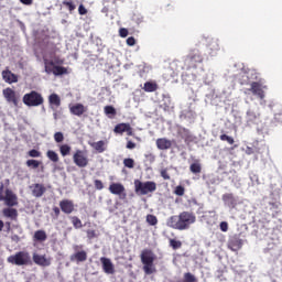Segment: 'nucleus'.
<instances>
[{"label":"nucleus","instance_id":"8","mask_svg":"<svg viewBox=\"0 0 282 282\" xmlns=\"http://www.w3.org/2000/svg\"><path fill=\"white\" fill-rule=\"evenodd\" d=\"M263 89H268V86H263L258 82H252L251 87L247 89L246 94L250 91L253 96H257L260 98V100H263V98H265V91Z\"/></svg>","mask_w":282,"mask_h":282},{"label":"nucleus","instance_id":"48","mask_svg":"<svg viewBox=\"0 0 282 282\" xmlns=\"http://www.w3.org/2000/svg\"><path fill=\"white\" fill-rule=\"evenodd\" d=\"M119 36H121V39H127V36H129V30H127L126 28H121L119 30Z\"/></svg>","mask_w":282,"mask_h":282},{"label":"nucleus","instance_id":"49","mask_svg":"<svg viewBox=\"0 0 282 282\" xmlns=\"http://www.w3.org/2000/svg\"><path fill=\"white\" fill-rule=\"evenodd\" d=\"M87 8H85V4H79L78 7V13L80 14V17H85V14H87Z\"/></svg>","mask_w":282,"mask_h":282},{"label":"nucleus","instance_id":"45","mask_svg":"<svg viewBox=\"0 0 282 282\" xmlns=\"http://www.w3.org/2000/svg\"><path fill=\"white\" fill-rule=\"evenodd\" d=\"M54 140H55V142H57V143L63 142V140H65V137L63 135V132H56V133L54 134Z\"/></svg>","mask_w":282,"mask_h":282},{"label":"nucleus","instance_id":"39","mask_svg":"<svg viewBox=\"0 0 282 282\" xmlns=\"http://www.w3.org/2000/svg\"><path fill=\"white\" fill-rule=\"evenodd\" d=\"M72 224H73L74 228H76V229L83 228V221L77 216L72 217Z\"/></svg>","mask_w":282,"mask_h":282},{"label":"nucleus","instance_id":"57","mask_svg":"<svg viewBox=\"0 0 282 282\" xmlns=\"http://www.w3.org/2000/svg\"><path fill=\"white\" fill-rule=\"evenodd\" d=\"M272 210H279V206H281V203H269Z\"/></svg>","mask_w":282,"mask_h":282},{"label":"nucleus","instance_id":"41","mask_svg":"<svg viewBox=\"0 0 282 282\" xmlns=\"http://www.w3.org/2000/svg\"><path fill=\"white\" fill-rule=\"evenodd\" d=\"M184 281L185 282H197V278L191 272L184 273Z\"/></svg>","mask_w":282,"mask_h":282},{"label":"nucleus","instance_id":"56","mask_svg":"<svg viewBox=\"0 0 282 282\" xmlns=\"http://www.w3.org/2000/svg\"><path fill=\"white\" fill-rule=\"evenodd\" d=\"M145 159L149 160V162H155V154L153 153L145 154Z\"/></svg>","mask_w":282,"mask_h":282},{"label":"nucleus","instance_id":"62","mask_svg":"<svg viewBox=\"0 0 282 282\" xmlns=\"http://www.w3.org/2000/svg\"><path fill=\"white\" fill-rule=\"evenodd\" d=\"M20 1L23 3V6H32L34 0H20Z\"/></svg>","mask_w":282,"mask_h":282},{"label":"nucleus","instance_id":"32","mask_svg":"<svg viewBox=\"0 0 282 282\" xmlns=\"http://www.w3.org/2000/svg\"><path fill=\"white\" fill-rule=\"evenodd\" d=\"M169 243L172 250H180V248H182V240L170 238Z\"/></svg>","mask_w":282,"mask_h":282},{"label":"nucleus","instance_id":"9","mask_svg":"<svg viewBox=\"0 0 282 282\" xmlns=\"http://www.w3.org/2000/svg\"><path fill=\"white\" fill-rule=\"evenodd\" d=\"M2 96L7 102L13 105L14 107H19V96H17V91L14 89L8 87L2 90Z\"/></svg>","mask_w":282,"mask_h":282},{"label":"nucleus","instance_id":"23","mask_svg":"<svg viewBox=\"0 0 282 282\" xmlns=\"http://www.w3.org/2000/svg\"><path fill=\"white\" fill-rule=\"evenodd\" d=\"M70 261H76L77 263H83L87 261V251L82 250L73 253L70 256Z\"/></svg>","mask_w":282,"mask_h":282},{"label":"nucleus","instance_id":"18","mask_svg":"<svg viewBox=\"0 0 282 282\" xmlns=\"http://www.w3.org/2000/svg\"><path fill=\"white\" fill-rule=\"evenodd\" d=\"M207 47L209 50L210 56L217 55V52L221 50V46L219 45V40L217 39H207Z\"/></svg>","mask_w":282,"mask_h":282},{"label":"nucleus","instance_id":"61","mask_svg":"<svg viewBox=\"0 0 282 282\" xmlns=\"http://www.w3.org/2000/svg\"><path fill=\"white\" fill-rule=\"evenodd\" d=\"M183 133H184V135H188V130L186 128L180 129L178 135H183Z\"/></svg>","mask_w":282,"mask_h":282},{"label":"nucleus","instance_id":"36","mask_svg":"<svg viewBox=\"0 0 282 282\" xmlns=\"http://www.w3.org/2000/svg\"><path fill=\"white\" fill-rule=\"evenodd\" d=\"M145 221L149 226H158V217L155 215L148 214Z\"/></svg>","mask_w":282,"mask_h":282},{"label":"nucleus","instance_id":"21","mask_svg":"<svg viewBox=\"0 0 282 282\" xmlns=\"http://www.w3.org/2000/svg\"><path fill=\"white\" fill-rule=\"evenodd\" d=\"M33 197H42L45 195L47 188L43 184L35 183L31 186Z\"/></svg>","mask_w":282,"mask_h":282},{"label":"nucleus","instance_id":"64","mask_svg":"<svg viewBox=\"0 0 282 282\" xmlns=\"http://www.w3.org/2000/svg\"><path fill=\"white\" fill-rule=\"evenodd\" d=\"M4 226H6L7 230H10V228H11L10 221H7V223L4 224Z\"/></svg>","mask_w":282,"mask_h":282},{"label":"nucleus","instance_id":"4","mask_svg":"<svg viewBox=\"0 0 282 282\" xmlns=\"http://www.w3.org/2000/svg\"><path fill=\"white\" fill-rule=\"evenodd\" d=\"M155 191H158V184L155 182L134 180V193L137 195H149V193H155Z\"/></svg>","mask_w":282,"mask_h":282},{"label":"nucleus","instance_id":"38","mask_svg":"<svg viewBox=\"0 0 282 282\" xmlns=\"http://www.w3.org/2000/svg\"><path fill=\"white\" fill-rule=\"evenodd\" d=\"M26 166H29V169H39V166H41V161H36L34 159L28 160Z\"/></svg>","mask_w":282,"mask_h":282},{"label":"nucleus","instance_id":"47","mask_svg":"<svg viewBox=\"0 0 282 282\" xmlns=\"http://www.w3.org/2000/svg\"><path fill=\"white\" fill-rule=\"evenodd\" d=\"M86 235H87L88 239H96V237H98V235L96 234V230H94V229H88L86 231Z\"/></svg>","mask_w":282,"mask_h":282},{"label":"nucleus","instance_id":"11","mask_svg":"<svg viewBox=\"0 0 282 282\" xmlns=\"http://www.w3.org/2000/svg\"><path fill=\"white\" fill-rule=\"evenodd\" d=\"M4 204L10 208H14V206H19V197L10 188H7L4 192Z\"/></svg>","mask_w":282,"mask_h":282},{"label":"nucleus","instance_id":"13","mask_svg":"<svg viewBox=\"0 0 282 282\" xmlns=\"http://www.w3.org/2000/svg\"><path fill=\"white\" fill-rule=\"evenodd\" d=\"M2 79L8 85H12L14 83H19V75L12 73V70H10L9 68H6L4 70H2Z\"/></svg>","mask_w":282,"mask_h":282},{"label":"nucleus","instance_id":"25","mask_svg":"<svg viewBox=\"0 0 282 282\" xmlns=\"http://www.w3.org/2000/svg\"><path fill=\"white\" fill-rule=\"evenodd\" d=\"M48 104L51 106L52 109H58V107H61V97L57 94H51L48 96Z\"/></svg>","mask_w":282,"mask_h":282},{"label":"nucleus","instance_id":"24","mask_svg":"<svg viewBox=\"0 0 282 282\" xmlns=\"http://www.w3.org/2000/svg\"><path fill=\"white\" fill-rule=\"evenodd\" d=\"M241 246H243L241 239L235 238L228 242V249L231 250V252H238V250H241Z\"/></svg>","mask_w":282,"mask_h":282},{"label":"nucleus","instance_id":"5","mask_svg":"<svg viewBox=\"0 0 282 282\" xmlns=\"http://www.w3.org/2000/svg\"><path fill=\"white\" fill-rule=\"evenodd\" d=\"M22 102H24L26 107H41V105L45 102V99L41 93L31 90L22 97Z\"/></svg>","mask_w":282,"mask_h":282},{"label":"nucleus","instance_id":"60","mask_svg":"<svg viewBox=\"0 0 282 282\" xmlns=\"http://www.w3.org/2000/svg\"><path fill=\"white\" fill-rule=\"evenodd\" d=\"M126 147L127 149H130V150L135 149V143H133V141H128Z\"/></svg>","mask_w":282,"mask_h":282},{"label":"nucleus","instance_id":"7","mask_svg":"<svg viewBox=\"0 0 282 282\" xmlns=\"http://www.w3.org/2000/svg\"><path fill=\"white\" fill-rule=\"evenodd\" d=\"M73 162L78 166V169H86V166H89V159L83 150L75 151L73 154Z\"/></svg>","mask_w":282,"mask_h":282},{"label":"nucleus","instance_id":"58","mask_svg":"<svg viewBox=\"0 0 282 282\" xmlns=\"http://www.w3.org/2000/svg\"><path fill=\"white\" fill-rule=\"evenodd\" d=\"M249 122H252V120L257 119V116L254 112H247Z\"/></svg>","mask_w":282,"mask_h":282},{"label":"nucleus","instance_id":"29","mask_svg":"<svg viewBox=\"0 0 282 282\" xmlns=\"http://www.w3.org/2000/svg\"><path fill=\"white\" fill-rule=\"evenodd\" d=\"M104 112L106 113V116L108 118H110L112 120V118H116L117 116V111H116V108L113 106H105L104 108Z\"/></svg>","mask_w":282,"mask_h":282},{"label":"nucleus","instance_id":"59","mask_svg":"<svg viewBox=\"0 0 282 282\" xmlns=\"http://www.w3.org/2000/svg\"><path fill=\"white\" fill-rule=\"evenodd\" d=\"M11 240L14 241V243H19V241H21V237H19V235H12Z\"/></svg>","mask_w":282,"mask_h":282},{"label":"nucleus","instance_id":"33","mask_svg":"<svg viewBox=\"0 0 282 282\" xmlns=\"http://www.w3.org/2000/svg\"><path fill=\"white\" fill-rule=\"evenodd\" d=\"M44 67H45L46 74H53L54 67H55L54 61L44 59Z\"/></svg>","mask_w":282,"mask_h":282},{"label":"nucleus","instance_id":"34","mask_svg":"<svg viewBox=\"0 0 282 282\" xmlns=\"http://www.w3.org/2000/svg\"><path fill=\"white\" fill-rule=\"evenodd\" d=\"M53 74H54V76H63V75L67 74V68L64 66H54Z\"/></svg>","mask_w":282,"mask_h":282},{"label":"nucleus","instance_id":"43","mask_svg":"<svg viewBox=\"0 0 282 282\" xmlns=\"http://www.w3.org/2000/svg\"><path fill=\"white\" fill-rule=\"evenodd\" d=\"M94 186H95L96 191H102V188H105V184L100 180H95Z\"/></svg>","mask_w":282,"mask_h":282},{"label":"nucleus","instance_id":"3","mask_svg":"<svg viewBox=\"0 0 282 282\" xmlns=\"http://www.w3.org/2000/svg\"><path fill=\"white\" fill-rule=\"evenodd\" d=\"M8 263L11 265H32V256L28 251H18L7 258Z\"/></svg>","mask_w":282,"mask_h":282},{"label":"nucleus","instance_id":"40","mask_svg":"<svg viewBox=\"0 0 282 282\" xmlns=\"http://www.w3.org/2000/svg\"><path fill=\"white\" fill-rule=\"evenodd\" d=\"M123 166H126V169H133L135 166V161L133 159H124Z\"/></svg>","mask_w":282,"mask_h":282},{"label":"nucleus","instance_id":"52","mask_svg":"<svg viewBox=\"0 0 282 282\" xmlns=\"http://www.w3.org/2000/svg\"><path fill=\"white\" fill-rule=\"evenodd\" d=\"M127 45H129L130 47H133V45H135V37L133 36L128 37Z\"/></svg>","mask_w":282,"mask_h":282},{"label":"nucleus","instance_id":"27","mask_svg":"<svg viewBox=\"0 0 282 282\" xmlns=\"http://www.w3.org/2000/svg\"><path fill=\"white\" fill-rule=\"evenodd\" d=\"M89 145L91 149L97 151V153H105V151H107V148H105V141L90 142Z\"/></svg>","mask_w":282,"mask_h":282},{"label":"nucleus","instance_id":"28","mask_svg":"<svg viewBox=\"0 0 282 282\" xmlns=\"http://www.w3.org/2000/svg\"><path fill=\"white\" fill-rule=\"evenodd\" d=\"M47 240V234L45 230H37L34 232L33 241H46Z\"/></svg>","mask_w":282,"mask_h":282},{"label":"nucleus","instance_id":"6","mask_svg":"<svg viewBox=\"0 0 282 282\" xmlns=\"http://www.w3.org/2000/svg\"><path fill=\"white\" fill-rule=\"evenodd\" d=\"M202 63H204V56H202L199 50H192L185 58L186 69H197Z\"/></svg>","mask_w":282,"mask_h":282},{"label":"nucleus","instance_id":"10","mask_svg":"<svg viewBox=\"0 0 282 282\" xmlns=\"http://www.w3.org/2000/svg\"><path fill=\"white\" fill-rule=\"evenodd\" d=\"M109 192L111 195H118L121 199H127V189L121 183H112L109 185Z\"/></svg>","mask_w":282,"mask_h":282},{"label":"nucleus","instance_id":"17","mask_svg":"<svg viewBox=\"0 0 282 282\" xmlns=\"http://www.w3.org/2000/svg\"><path fill=\"white\" fill-rule=\"evenodd\" d=\"M33 262L36 265H41L42 268H47L48 265H52V260L45 256H41L39 253L33 254Z\"/></svg>","mask_w":282,"mask_h":282},{"label":"nucleus","instance_id":"1","mask_svg":"<svg viewBox=\"0 0 282 282\" xmlns=\"http://www.w3.org/2000/svg\"><path fill=\"white\" fill-rule=\"evenodd\" d=\"M197 221V216L193 212H182L178 215L171 216L166 226L173 230H188Z\"/></svg>","mask_w":282,"mask_h":282},{"label":"nucleus","instance_id":"42","mask_svg":"<svg viewBox=\"0 0 282 282\" xmlns=\"http://www.w3.org/2000/svg\"><path fill=\"white\" fill-rule=\"evenodd\" d=\"M221 142H228V144H235V139L227 134H221L220 137Z\"/></svg>","mask_w":282,"mask_h":282},{"label":"nucleus","instance_id":"30","mask_svg":"<svg viewBox=\"0 0 282 282\" xmlns=\"http://www.w3.org/2000/svg\"><path fill=\"white\" fill-rule=\"evenodd\" d=\"M62 6L68 10L69 14H73L74 10H76V3H74V0H63Z\"/></svg>","mask_w":282,"mask_h":282},{"label":"nucleus","instance_id":"26","mask_svg":"<svg viewBox=\"0 0 282 282\" xmlns=\"http://www.w3.org/2000/svg\"><path fill=\"white\" fill-rule=\"evenodd\" d=\"M142 89H143V91H147L148 94H153V91H158V83L145 82Z\"/></svg>","mask_w":282,"mask_h":282},{"label":"nucleus","instance_id":"15","mask_svg":"<svg viewBox=\"0 0 282 282\" xmlns=\"http://www.w3.org/2000/svg\"><path fill=\"white\" fill-rule=\"evenodd\" d=\"M113 132L119 133V135H122V133L133 135V128H131L130 123H119L115 127Z\"/></svg>","mask_w":282,"mask_h":282},{"label":"nucleus","instance_id":"19","mask_svg":"<svg viewBox=\"0 0 282 282\" xmlns=\"http://www.w3.org/2000/svg\"><path fill=\"white\" fill-rule=\"evenodd\" d=\"M2 216L7 219H11V221H17V219H19V210L13 207H6L2 209Z\"/></svg>","mask_w":282,"mask_h":282},{"label":"nucleus","instance_id":"50","mask_svg":"<svg viewBox=\"0 0 282 282\" xmlns=\"http://www.w3.org/2000/svg\"><path fill=\"white\" fill-rule=\"evenodd\" d=\"M161 177H163V180H171V175H169V170H161Z\"/></svg>","mask_w":282,"mask_h":282},{"label":"nucleus","instance_id":"51","mask_svg":"<svg viewBox=\"0 0 282 282\" xmlns=\"http://www.w3.org/2000/svg\"><path fill=\"white\" fill-rule=\"evenodd\" d=\"M248 76H251L253 80H257V78H259V73H257L254 69H249Z\"/></svg>","mask_w":282,"mask_h":282},{"label":"nucleus","instance_id":"46","mask_svg":"<svg viewBox=\"0 0 282 282\" xmlns=\"http://www.w3.org/2000/svg\"><path fill=\"white\" fill-rule=\"evenodd\" d=\"M28 154H29L30 158H41V152L39 150H35V149L30 150L28 152Z\"/></svg>","mask_w":282,"mask_h":282},{"label":"nucleus","instance_id":"12","mask_svg":"<svg viewBox=\"0 0 282 282\" xmlns=\"http://www.w3.org/2000/svg\"><path fill=\"white\" fill-rule=\"evenodd\" d=\"M174 143H175V140L171 141L167 138H159L155 141L156 149H159V151H169V149L173 148Z\"/></svg>","mask_w":282,"mask_h":282},{"label":"nucleus","instance_id":"53","mask_svg":"<svg viewBox=\"0 0 282 282\" xmlns=\"http://www.w3.org/2000/svg\"><path fill=\"white\" fill-rule=\"evenodd\" d=\"M220 230L223 232H228V223L226 221L220 223Z\"/></svg>","mask_w":282,"mask_h":282},{"label":"nucleus","instance_id":"63","mask_svg":"<svg viewBox=\"0 0 282 282\" xmlns=\"http://www.w3.org/2000/svg\"><path fill=\"white\" fill-rule=\"evenodd\" d=\"M6 226V223H3V220L0 219V232L3 230Z\"/></svg>","mask_w":282,"mask_h":282},{"label":"nucleus","instance_id":"54","mask_svg":"<svg viewBox=\"0 0 282 282\" xmlns=\"http://www.w3.org/2000/svg\"><path fill=\"white\" fill-rule=\"evenodd\" d=\"M53 213H54L55 219H58V217H61V208L53 207Z\"/></svg>","mask_w":282,"mask_h":282},{"label":"nucleus","instance_id":"55","mask_svg":"<svg viewBox=\"0 0 282 282\" xmlns=\"http://www.w3.org/2000/svg\"><path fill=\"white\" fill-rule=\"evenodd\" d=\"M4 185L3 183L0 184V202H4L6 196L3 195Z\"/></svg>","mask_w":282,"mask_h":282},{"label":"nucleus","instance_id":"14","mask_svg":"<svg viewBox=\"0 0 282 282\" xmlns=\"http://www.w3.org/2000/svg\"><path fill=\"white\" fill-rule=\"evenodd\" d=\"M59 208L65 215H72L74 213V200L63 199L59 202Z\"/></svg>","mask_w":282,"mask_h":282},{"label":"nucleus","instance_id":"37","mask_svg":"<svg viewBox=\"0 0 282 282\" xmlns=\"http://www.w3.org/2000/svg\"><path fill=\"white\" fill-rule=\"evenodd\" d=\"M189 171H191V173H194L195 175H197V173H202V164H199V163H192L189 165Z\"/></svg>","mask_w":282,"mask_h":282},{"label":"nucleus","instance_id":"16","mask_svg":"<svg viewBox=\"0 0 282 282\" xmlns=\"http://www.w3.org/2000/svg\"><path fill=\"white\" fill-rule=\"evenodd\" d=\"M100 262L102 264V270L106 274H115L116 269L113 267V262H111V259L101 257Z\"/></svg>","mask_w":282,"mask_h":282},{"label":"nucleus","instance_id":"44","mask_svg":"<svg viewBox=\"0 0 282 282\" xmlns=\"http://www.w3.org/2000/svg\"><path fill=\"white\" fill-rule=\"evenodd\" d=\"M184 192H185V189H184V186H182V185L176 186V188L174 191L175 195H177L178 197L184 196Z\"/></svg>","mask_w":282,"mask_h":282},{"label":"nucleus","instance_id":"22","mask_svg":"<svg viewBox=\"0 0 282 282\" xmlns=\"http://www.w3.org/2000/svg\"><path fill=\"white\" fill-rule=\"evenodd\" d=\"M223 202L225 206H228V208H237V198H235L232 193L224 194Z\"/></svg>","mask_w":282,"mask_h":282},{"label":"nucleus","instance_id":"35","mask_svg":"<svg viewBox=\"0 0 282 282\" xmlns=\"http://www.w3.org/2000/svg\"><path fill=\"white\" fill-rule=\"evenodd\" d=\"M46 158H48V160H51V162H54L55 164L58 163V161L61 160L58 158V153L54 152L53 150H48L46 152Z\"/></svg>","mask_w":282,"mask_h":282},{"label":"nucleus","instance_id":"2","mask_svg":"<svg viewBox=\"0 0 282 282\" xmlns=\"http://www.w3.org/2000/svg\"><path fill=\"white\" fill-rule=\"evenodd\" d=\"M141 263H143V272L145 274H153L155 273V253L151 249H144L140 256Z\"/></svg>","mask_w":282,"mask_h":282},{"label":"nucleus","instance_id":"20","mask_svg":"<svg viewBox=\"0 0 282 282\" xmlns=\"http://www.w3.org/2000/svg\"><path fill=\"white\" fill-rule=\"evenodd\" d=\"M69 111L73 116L80 118L84 113H87V107L83 104H75L69 106Z\"/></svg>","mask_w":282,"mask_h":282},{"label":"nucleus","instance_id":"31","mask_svg":"<svg viewBox=\"0 0 282 282\" xmlns=\"http://www.w3.org/2000/svg\"><path fill=\"white\" fill-rule=\"evenodd\" d=\"M59 153L62 158H67L72 153V147L69 144L59 145Z\"/></svg>","mask_w":282,"mask_h":282}]
</instances>
